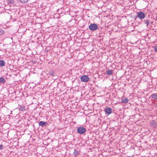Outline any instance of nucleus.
<instances>
[{
  "label": "nucleus",
  "mask_w": 157,
  "mask_h": 157,
  "mask_svg": "<svg viewBox=\"0 0 157 157\" xmlns=\"http://www.w3.org/2000/svg\"><path fill=\"white\" fill-rule=\"evenodd\" d=\"M98 28V27L96 24H91L89 26V29L91 31H94Z\"/></svg>",
  "instance_id": "obj_1"
},
{
  "label": "nucleus",
  "mask_w": 157,
  "mask_h": 157,
  "mask_svg": "<svg viewBox=\"0 0 157 157\" xmlns=\"http://www.w3.org/2000/svg\"><path fill=\"white\" fill-rule=\"evenodd\" d=\"M77 133L80 134L84 133L86 131L85 128L83 127H79L77 129Z\"/></svg>",
  "instance_id": "obj_2"
},
{
  "label": "nucleus",
  "mask_w": 157,
  "mask_h": 157,
  "mask_svg": "<svg viewBox=\"0 0 157 157\" xmlns=\"http://www.w3.org/2000/svg\"><path fill=\"white\" fill-rule=\"evenodd\" d=\"M137 16L140 19H142L144 18L146 16V14L143 12L140 11L137 13Z\"/></svg>",
  "instance_id": "obj_3"
},
{
  "label": "nucleus",
  "mask_w": 157,
  "mask_h": 157,
  "mask_svg": "<svg viewBox=\"0 0 157 157\" xmlns=\"http://www.w3.org/2000/svg\"><path fill=\"white\" fill-rule=\"evenodd\" d=\"M80 79L82 82H86L89 80V78L87 75H84L81 77Z\"/></svg>",
  "instance_id": "obj_4"
},
{
  "label": "nucleus",
  "mask_w": 157,
  "mask_h": 157,
  "mask_svg": "<svg viewBox=\"0 0 157 157\" xmlns=\"http://www.w3.org/2000/svg\"><path fill=\"white\" fill-rule=\"evenodd\" d=\"M106 114L107 115H109L112 112V109L111 108H105L104 110Z\"/></svg>",
  "instance_id": "obj_5"
},
{
  "label": "nucleus",
  "mask_w": 157,
  "mask_h": 157,
  "mask_svg": "<svg viewBox=\"0 0 157 157\" xmlns=\"http://www.w3.org/2000/svg\"><path fill=\"white\" fill-rule=\"evenodd\" d=\"M144 24L146 25V26L147 27L150 28L151 25L150 24V21L148 19H146L144 20L143 21Z\"/></svg>",
  "instance_id": "obj_6"
},
{
  "label": "nucleus",
  "mask_w": 157,
  "mask_h": 157,
  "mask_svg": "<svg viewBox=\"0 0 157 157\" xmlns=\"http://www.w3.org/2000/svg\"><path fill=\"white\" fill-rule=\"evenodd\" d=\"M48 124V123L44 121H40L39 123V126L43 127L44 125L46 126Z\"/></svg>",
  "instance_id": "obj_7"
},
{
  "label": "nucleus",
  "mask_w": 157,
  "mask_h": 157,
  "mask_svg": "<svg viewBox=\"0 0 157 157\" xmlns=\"http://www.w3.org/2000/svg\"><path fill=\"white\" fill-rule=\"evenodd\" d=\"M150 124L151 126L155 127L157 126V123L155 120H152L151 121Z\"/></svg>",
  "instance_id": "obj_8"
},
{
  "label": "nucleus",
  "mask_w": 157,
  "mask_h": 157,
  "mask_svg": "<svg viewBox=\"0 0 157 157\" xmlns=\"http://www.w3.org/2000/svg\"><path fill=\"white\" fill-rule=\"evenodd\" d=\"M121 102L122 103H124V104L127 103L128 101V99L127 98H123L121 99Z\"/></svg>",
  "instance_id": "obj_9"
},
{
  "label": "nucleus",
  "mask_w": 157,
  "mask_h": 157,
  "mask_svg": "<svg viewBox=\"0 0 157 157\" xmlns=\"http://www.w3.org/2000/svg\"><path fill=\"white\" fill-rule=\"evenodd\" d=\"M6 80L4 78L2 77H1L0 78V83L4 84Z\"/></svg>",
  "instance_id": "obj_10"
},
{
  "label": "nucleus",
  "mask_w": 157,
  "mask_h": 157,
  "mask_svg": "<svg viewBox=\"0 0 157 157\" xmlns=\"http://www.w3.org/2000/svg\"><path fill=\"white\" fill-rule=\"evenodd\" d=\"M5 65V63L3 60H0V67H4Z\"/></svg>",
  "instance_id": "obj_11"
},
{
  "label": "nucleus",
  "mask_w": 157,
  "mask_h": 157,
  "mask_svg": "<svg viewBox=\"0 0 157 157\" xmlns=\"http://www.w3.org/2000/svg\"><path fill=\"white\" fill-rule=\"evenodd\" d=\"M106 73L108 75H111L113 74V71L112 70H108L106 71Z\"/></svg>",
  "instance_id": "obj_12"
},
{
  "label": "nucleus",
  "mask_w": 157,
  "mask_h": 157,
  "mask_svg": "<svg viewBox=\"0 0 157 157\" xmlns=\"http://www.w3.org/2000/svg\"><path fill=\"white\" fill-rule=\"evenodd\" d=\"M78 151L76 149H74V151L73 152V154L75 155V157L78 154Z\"/></svg>",
  "instance_id": "obj_13"
},
{
  "label": "nucleus",
  "mask_w": 157,
  "mask_h": 157,
  "mask_svg": "<svg viewBox=\"0 0 157 157\" xmlns=\"http://www.w3.org/2000/svg\"><path fill=\"white\" fill-rule=\"evenodd\" d=\"M151 96L152 98L157 99V94H153Z\"/></svg>",
  "instance_id": "obj_14"
},
{
  "label": "nucleus",
  "mask_w": 157,
  "mask_h": 157,
  "mask_svg": "<svg viewBox=\"0 0 157 157\" xmlns=\"http://www.w3.org/2000/svg\"><path fill=\"white\" fill-rule=\"evenodd\" d=\"M19 110H21V111H23L25 110V107L24 106H21L19 107Z\"/></svg>",
  "instance_id": "obj_15"
},
{
  "label": "nucleus",
  "mask_w": 157,
  "mask_h": 157,
  "mask_svg": "<svg viewBox=\"0 0 157 157\" xmlns=\"http://www.w3.org/2000/svg\"><path fill=\"white\" fill-rule=\"evenodd\" d=\"M4 33V31L2 29H0V36L3 34Z\"/></svg>",
  "instance_id": "obj_16"
},
{
  "label": "nucleus",
  "mask_w": 157,
  "mask_h": 157,
  "mask_svg": "<svg viewBox=\"0 0 157 157\" xmlns=\"http://www.w3.org/2000/svg\"><path fill=\"white\" fill-rule=\"evenodd\" d=\"M48 74L50 75L53 76L54 75V72L53 71H51L49 72Z\"/></svg>",
  "instance_id": "obj_17"
},
{
  "label": "nucleus",
  "mask_w": 157,
  "mask_h": 157,
  "mask_svg": "<svg viewBox=\"0 0 157 157\" xmlns=\"http://www.w3.org/2000/svg\"><path fill=\"white\" fill-rule=\"evenodd\" d=\"M14 2V1L13 0H10L9 2L11 4H13Z\"/></svg>",
  "instance_id": "obj_18"
},
{
  "label": "nucleus",
  "mask_w": 157,
  "mask_h": 157,
  "mask_svg": "<svg viewBox=\"0 0 157 157\" xmlns=\"http://www.w3.org/2000/svg\"><path fill=\"white\" fill-rule=\"evenodd\" d=\"M154 50L156 52H157V46H155V48H154Z\"/></svg>",
  "instance_id": "obj_19"
},
{
  "label": "nucleus",
  "mask_w": 157,
  "mask_h": 157,
  "mask_svg": "<svg viewBox=\"0 0 157 157\" xmlns=\"http://www.w3.org/2000/svg\"><path fill=\"white\" fill-rule=\"evenodd\" d=\"M2 144H0V150L2 149Z\"/></svg>",
  "instance_id": "obj_20"
},
{
  "label": "nucleus",
  "mask_w": 157,
  "mask_h": 157,
  "mask_svg": "<svg viewBox=\"0 0 157 157\" xmlns=\"http://www.w3.org/2000/svg\"><path fill=\"white\" fill-rule=\"evenodd\" d=\"M152 23H153V22H152V21L151 22V21H150V24H152Z\"/></svg>",
  "instance_id": "obj_21"
}]
</instances>
